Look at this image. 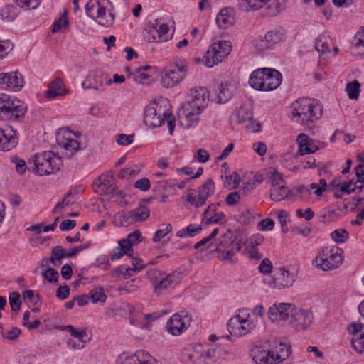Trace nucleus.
Instances as JSON below:
<instances>
[{"instance_id":"f257e3e1","label":"nucleus","mask_w":364,"mask_h":364,"mask_svg":"<svg viewBox=\"0 0 364 364\" xmlns=\"http://www.w3.org/2000/svg\"><path fill=\"white\" fill-rule=\"evenodd\" d=\"M190 97L178 113L181 125L186 129L194 127L198 124V116L208 105L209 92L205 87H196L191 90Z\"/></svg>"},{"instance_id":"680f3d73","label":"nucleus","mask_w":364,"mask_h":364,"mask_svg":"<svg viewBox=\"0 0 364 364\" xmlns=\"http://www.w3.org/2000/svg\"><path fill=\"white\" fill-rule=\"evenodd\" d=\"M115 271L119 274H122L124 275V279H127L137 271V267L135 265L134 267H127L126 265H122L117 267Z\"/></svg>"},{"instance_id":"f03ea898","label":"nucleus","mask_w":364,"mask_h":364,"mask_svg":"<svg viewBox=\"0 0 364 364\" xmlns=\"http://www.w3.org/2000/svg\"><path fill=\"white\" fill-rule=\"evenodd\" d=\"M291 119L306 128H311L314 122L323 114L321 102L315 99L301 97L295 100L291 106Z\"/></svg>"},{"instance_id":"412c9836","label":"nucleus","mask_w":364,"mask_h":364,"mask_svg":"<svg viewBox=\"0 0 364 364\" xmlns=\"http://www.w3.org/2000/svg\"><path fill=\"white\" fill-rule=\"evenodd\" d=\"M220 205V203L210 204L203 213L202 223L210 225L220 223L225 221L226 218L225 213L223 212H218Z\"/></svg>"},{"instance_id":"5fc2aeb1","label":"nucleus","mask_w":364,"mask_h":364,"mask_svg":"<svg viewBox=\"0 0 364 364\" xmlns=\"http://www.w3.org/2000/svg\"><path fill=\"white\" fill-rule=\"evenodd\" d=\"M161 226L162 228L158 230L154 235L153 241L154 242H159L172 230V226L170 223L163 224Z\"/></svg>"},{"instance_id":"0e129e2a","label":"nucleus","mask_w":364,"mask_h":364,"mask_svg":"<svg viewBox=\"0 0 364 364\" xmlns=\"http://www.w3.org/2000/svg\"><path fill=\"white\" fill-rule=\"evenodd\" d=\"M134 187L143 192L148 191L151 188L150 181L146 178L136 180L134 184Z\"/></svg>"},{"instance_id":"2f4dec72","label":"nucleus","mask_w":364,"mask_h":364,"mask_svg":"<svg viewBox=\"0 0 364 364\" xmlns=\"http://www.w3.org/2000/svg\"><path fill=\"white\" fill-rule=\"evenodd\" d=\"M65 329L68 331L73 338L79 341L77 343V348L79 349L83 348L85 344L90 340L85 328L77 329L71 325H68L65 327Z\"/></svg>"},{"instance_id":"338daca9","label":"nucleus","mask_w":364,"mask_h":364,"mask_svg":"<svg viewBox=\"0 0 364 364\" xmlns=\"http://www.w3.org/2000/svg\"><path fill=\"white\" fill-rule=\"evenodd\" d=\"M139 170L136 167H129L122 169L117 174V176L120 178H125L129 176H134L138 174Z\"/></svg>"},{"instance_id":"2eb2a0df","label":"nucleus","mask_w":364,"mask_h":364,"mask_svg":"<svg viewBox=\"0 0 364 364\" xmlns=\"http://www.w3.org/2000/svg\"><path fill=\"white\" fill-rule=\"evenodd\" d=\"M296 278V275L294 272L283 267L276 268L268 284L274 289L289 288L293 285Z\"/></svg>"},{"instance_id":"f8f14e48","label":"nucleus","mask_w":364,"mask_h":364,"mask_svg":"<svg viewBox=\"0 0 364 364\" xmlns=\"http://www.w3.org/2000/svg\"><path fill=\"white\" fill-rule=\"evenodd\" d=\"M270 197L274 201H281L289 197L291 191L286 186L282 174L274 170L270 176Z\"/></svg>"},{"instance_id":"20e7f679","label":"nucleus","mask_w":364,"mask_h":364,"mask_svg":"<svg viewBox=\"0 0 364 364\" xmlns=\"http://www.w3.org/2000/svg\"><path fill=\"white\" fill-rule=\"evenodd\" d=\"M282 79L281 73L275 69L258 68L251 73L249 84L257 90L268 92L277 89L280 85Z\"/></svg>"},{"instance_id":"09e8293b","label":"nucleus","mask_w":364,"mask_h":364,"mask_svg":"<svg viewBox=\"0 0 364 364\" xmlns=\"http://www.w3.org/2000/svg\"><path fill=\"white\" fill-rule=\"evenodd\" d=\"M131 252L130 250H127L126 245L122 244L121 240L119 241V247L113 249L110 254V259L112 260H116L120 259L124 255H128Z\"/></svg>"},{"instance_id":"4be33fe9","label":"nucleus","mask_w":364,"mask_h":364,"mask_svg":"<svg viewBox=\"0 0 364 364\" xmlns=\"http://www.w3.org/2000/svg\"><path fill=\"white\" fill-rule=\"evenodd\" d=\"M352 334L351 346L355 351L362 353L364 351V329L360 323H353L348 327Z\"/></svg>"},{"instance_id":"7ed1b4c3","label":"nucleus","mask_w":364,"mask_h":364,"mask_svg":"<svg viewBox=\"0 0 364 364\" xmlns=\"http://www.w3.org/2000/svg\"><path fill=\"white\" fill-rule=\"evenodd\" d=\"M165 120L167 121L169 134L172 135L175 128V117L170 110L168 100L161 99L152 102L145 108L144 122L146 126L151 128L159 127Z\"/></svg>"},{"instance_id":"f3484780","label":"nucleus","mask_w":364,"mask_h":364,"mask_svg":"<svg viewBox=\"0 0 364 364\" xmlns=\"http://www.w3.org/2000/svg\"><path fill=\"white\" fill-rule=\"evenodd\" d=\"M116 362L117 364H158L157 360L144 350H138L131 355L122 353Z\"/></svg>"},{"instance_id":"393cba45","label":"nucleus","mask_w":364,"mask_h":364,"mask_svg":"<svg viewBox=\"0 0 364 364\" xmlns=\"http://www.w3.org/2000/svg\"><path fill=\"white\" fill-rule=\"evenodd\" d=\"M251 357L255 364H274L273 351L267 350L261 346H255L251 350Z\"/></svg>"},{"instance_id":"8fccbe9b","label":"nucleus","mask_w":364,"mask_h":364,"mask_svg":"<svg viewBox=\"0 0 364 364\" xmlns=\"http://www.w3.org/2000/svg\"><path fill=\"white\" fill-rule=\"evenodd\" d=\"M360 83L357 80L346 85V92L350 99H357L360 94Z\"/></svg>"},{"instance_id":"864d4df0","label":"nucleus","mask_w":364,"mask_h":364,"mask_svg":"<svg viewBox=\"0 0 364 364\" xmlns=\"http://www.w3.org/2000/svg\"><path fill=\"white\" fill-rule=\"evenodd\" d=\"M90 298L92 302L95 304L97 302H105L106 300V295L103 291V289L100 287H96L93 289L90 292Z\"/></svg>"},{"instance_id":"f704fd0d","label":"nucleus","mask_w":364,"mask_h":364,"mask_svg":"<svg viewBox=\"0 0 364 364\" xmlns=\"http://www.w3.org/2000/svg\"><path fill=\"white\" fill-rule=\"evenodd\" d=\"M291 347L283 343H280L276 346L275 351H273V358L275 360L274 364H278L286 360L291 354Z\"/></svg>"},{"instance_id":"cd10ccee","label":"nucleus","mask_w":364,"mask_h":364,"mask_svg":"<svg viewBox=\"0 0 364 364\" xmlns=\"http://www.w3.org/2000/svg\"><path fill=\"white\" fill-rule=\"evenodd\" d=\"M296 141L299 144L298 154L301 156L314 153L318 149V146L314 143L313 139L306 134H300Z\"/></svg>"},{"instance_id":"6e6552de","label":"nucleus","mask_w":364,"mask_h":364,"mask_svg":"<svg viewBox=\"0 0 364 364\" xmlns=\"http://www.w3.org/2000/svg\"><path fill=\"white\" fill-rule=\"evenodd\" d=\"M188 64L185 58L176 59L170 68L161 73V83L164 87L170 88L180 84L186 77Z\"/></svg>"},{"instance_id":"3c124183","label":"nucleus","mask_w":364,"mask_h":364,"mask_svg":"<svg viewBox=\"0 0 364 364\" xmlns=\"http://www.w3.org/2000/svg\"><path fill=\"white\" fill-rule=\"evenodd\" d=\"M331 236L336 243L342 244L347 240L349 235L345 229H337L331 232Z\"/></svg>"},{"instance_id":"de8ad7c7","label":"nucleus","mask_w":364,"mask_h":364,"mask_svg":"<svg viewBox=\"0 0 364 364\" xmlns=\"http://www.w3.org/2000/svg\"><path fill=\"white\" fill-rule=\"evenodd\" d=\"M145 39L149 43H160L165 42L168 40L167 38L161 37L157 31V28L153 27L146 33Z\"/></svg>"},{"instance_id":"aec40b11","label":"nucleus","mask_w":364,"mask_h":364,"mask_svg":"<svg viewBox=\"0 0 364 364\" xmlns=\"http://www.w3.org/2000/svg\"><path fill=\"white\" fill-rule=\"evenodd\" d=\"M291 307V304L288 303H275L269 307L268 317L273 322L288 321Z\"/></svg>"},{"instance_id":"e433bc0d","label":"nucleus","mask_w":364,"mask_h":364,"mask_svg":"<svg viewBox=\"0 0 364 364\" xmlns=\"http://www.w3.org/2000/svg\"><path fill=\"white\" fill-rule=\"evenodd\" d=\"M203 230L201 225L190 224L186 228L179 230L176 232V236L181 238H186L188 237H194L199 234Z\"/></svg>"},{"instance_id":"4c0bfd02","label":"nucleus","mask_w":364,"mask_h":364,"mask_svg":"<svg viewBox=\"0 0 364 364\" xmlns=\"http://www.w3.org/2000/svg\"><path fill=\"white\" fill-rule=\"evenodd\" d=\"M64 257H65V250L60 245H57L52 249L50 262L53 266H59Z\"/></svg>"},{"instance_id":"b1692460","label":"nucleus","mask_w":364,"mask_h":364,"mask_svg":"<svg viewBox=\"0 0 364 364\" xmlns=\"http://www.w3.org/2000/svg\"><path fill=\"white\" fill-rule=\"evenodd\" d=\"M204 364H213L223 358L226 355L225 350L215 344L204 345Z\"/></svg>"},{"instance_id":"58836bf2","label":"nucleus","mask_w":364,"mask_h":364,"mask_svg":"<svg viewBox=\"0 0 364 364\" xmlns=\"http://www.w3.org/2000/svg\"><path fill=\"white\" fill-rule=\"evenodd\" d=\"M62 81L60 78L55 79L50 85L49 89L46 91L45 96L49 99H54L61 95Z\"/></svg>"},{"instance_id":"0eeeda50","label":"nucleus","mask_w":364,"mask_h":364,"mask_svg":"<svg viewBox=\"0 0 364 364\" xmlns=\"http://www.w3.org/2000/svg\"><path fill=\"white\" fill-rule=\"evenodd\" d=\"M344 260V252L338 246L324 247L318 251L315 259V266L323 271L338 268Z\"/></svg>"},{"instance_id":"69168bd1","label":"nucleus","mask_w":364,"mask_h":364,"mask_svg":"<svg viewBox=\"0 0 364 364\" xmlns=\"http://www.w3.org/2000/svg\"><path fill=\"white\" fill-rule=\"evenodd\" d=\"M11 161L16 166V170L19 174H23L26 171V164L23 159H20L18 156H14L11 159Z\"/></svg>"},{"instance_id":"72a5a7b5","label":"nucleus","mask_w":364,"mask_h":364,"mask_svg":"<svg viewBox=\"0 0 364 364\" xmlns=\"http://www.w3.org/2000/svg\"><path fill=\"white\" fill-rule=\"evenodd\" d=\"M19 14V8L11 4L5 5L0 11L1 19L6 22L14 21Z\"/></svg>"},{"instance_id":"79ce46f5","label":"nucleus","mask_w":364,"mask_h":364,"mask_svg":"<svg viewBox=\"0 0 364 364\" xmlns=\"http://www.w3.org/2000/svg\"><path fill=\"white\" fill-rule=\"evenodd\" d=\"M242 320L243 318H242L240 315H236L229 320L227 324V328L228 331L232 336H237L238 333H240V328H242L240 325Z\"/></svg>"},{"instance_id":"c03bdc74","label":"nucleus","mask_w":364,"mask_h":364,"mask_svg":"<svg viewBox=\"0 0 364 364\" xmlns=\"http://www.w3.org/2000/svg\"><path fill=\"white\" fill-rule=\"evenodd\" d=\"M266 41L272 45V46L282 41L284 32L282 28H276L269 31L265 36Z\"/></svg>"},{"instance_id":"e2e57ef3","label":"nucleus","mask_w":364,"mask_h":364,"mask_svg":"<svg viewBox=\"0 0 364 364\" xmlns=\"http://www.w3.org/2000/svg\"><path fill=\"white\" fill-rule=\"evenodd\" d=\"M16 4L21 8L34 9L39 5L40 0H16Z\"/></svg>"},{"instance_id":"ea45409f","label":"nucleus","mask_w":364,"mask_h":364,"mask_svg":"<svg viewBox=\"0 0 364 364\" xmlns=\"http://www.w3.org/2000/svg\"><path fill=\"white\" fill-rule=\"evenodd\" d=\"M140 282L139 278L133 279L119 287L118 291L120 294L134 292L139 289Z\"/></svg>"},{"instance_id":"473e14b6","label":"nucleus","mask_w":364,"mask_h":364,"mask_svg":"<svg viewBox=\"0 0 364 364\" xmlns=\"http://www.w3.org/2000/svg\"><path fill=\"white\" fill-rule=\"evenodd\" d=\"M97 186L102 189L104 194H112L114 193L115 186H114L113 176L110 174H104L98 178Z\"/></svg>"},{"instance_id":"bf43d9fd","label":"nucleus","mask_w":364,"mask_h":364,"mask_svg":"<svg viewBox=\"0 0 364 364\" xmlns=\"http://www.w3.org/2000/svg\"><path fill=\"white\" fill-rule=\"evenodd\" d=\"M242 327L240 328V333H238L237 336H244L249 332H250L252 330H253L255 328V324L253 321H251L250 319L244 318L242 321V323L240 325Z\"/></svg>"},{"instance_id":"9d476101","label":"nucleus","mask_w":364,"mask_h":364,"mask_svg":"<svg viewBox=\"0 0 364 364\" xmlns=\"http://www.w3.org/2000/svg\"><path fill=\"white\" fill-rule=\"evenodd\" d=\"M85 10L87 15L99 25L110 27L114 22V15L110 12L106 16V7L99 0H89L85 6Z\"/></svg>"},{"instance_id":"a878e982","label":"nucleus","mask_w":364,"mask_h":364,"mask_svg":"<svg viewBox=\"0 0 364 364\" xmlns=\"http://www.w3.org/2000/svg\"><path fill=\"white\" fill-rule=\"evenodd\" d=\"M231 120L238 124H245L249 127L250 124L253 122V114L248 106L241 105L231 117Z\"/></svg>"},{"instance_id":"c85d7f7f","label":"nucleus","mask_w":364,"mask_h":364,"mask_svg":"<svg viewBox=\"0 0 364 364\" xmlns=\"http://www.w3.org/2000/svg\"><path fill=\"white\" fill-rule=\"evenodd\" d=\"M150 215L149 208L145 205H140L136 208L125 213L123 215L124 220L128 223L146 220Z\"/></svg>"},{"instance_id":"1a4fd4ad","label":"nucleus","mask_w":364,"mask_h":364,"mask_svg":"<svg viewBox=\"0 0 364 364\" xmlns=\"http://www.w3.org/2000/svg\"><path fill=\"white\" fill-rule=\"evenodd\" d=\"M231 44L228 41H217L212 43L205 53V65L213 68L222 62L231 51Z\"/></svg>"},{"instance_id":"13d9d810","label":"nucleus","mask_w":364,"mask_h":364,"mask_svg":"<svg viewBox=\"0 0 364 364\" xmlns=\"http://www.w3.org/2000/svg\"><path fill=\"white\" fill-rule=\"evenodd\" d=\"M240 176L237 173H233L229 176L226 177L225 186L227 188L234 189L239 186L240 183Z\"/></svg>"},{"instance_id":"dca6fc26","label":"nucleus","mask_w":364,"mask_h":364,"mask_svg":"<svg viewBox=\"0 0 364 364\" xmlns=\"http://www.w3.org/2000/svg\"><path fill=\"white\" fill-rule=\"evenodd\" d=\"M191 317L187 313H176L168 321L166 328L173 336L182 334L190 326Z\"/></svg>"},{"instance_id":"4d7b16f0","label":"nucleus","mask_w":364,"mask_h":364,"mask_svg":"<svg viewBox=\"0 0 364 364\" xmlns=\"http://www.w3.org/2000/svg\"><path fill=\"white\" fill-rule=\"evenodd\" d=\"M316 50L321 54L330 52L329 46L325 40L324 37L319 36L315 42Z\"/></svg>"},{"instance_id":"9b49d317","label":"nucleus","mask_w":364,"mask_h":364,"mask_svg":"<svg viewBox=\"0 0 364 364\" xmlns=\"http://www.w3.org/2000/svg\"><path fill=\"white\" fill-rule=\"evenodd\" d=\"M152 286L154 292L159 294L164 290L173 288L179 282L178 275L175 274H166L161 271L154 269L148 273Z\"/></svg>"},{"instance_id":"052dcab7","label":"nucleus","mask_w":364,"mask_h":364,"mask_svg":"<svg viewBox=\"0 0 364 364\" xmlns=\"http://www.w3.org/2000/svg\"><path fill=\"white\" fill-rule=\"evenodd\" d=\"M20 294L17 292H13L9 296V304L11 309L14 311H17L21 308Z\"/></svg>"},{"instance_id":"a211bd4d","label":"nucleus","mask_w":364,"mask_h":364,"mask_svg":"<svg viewBox=\"0 0 364 364\" xmlns=\"http://www.w3.org/2000/svg\"><path fill=\"white\" fill-rule=\"evenodd\" d=\"M0 85L12 91H20L24 85V78L18 71L0 73Z\"/></svg>"},{"instance_id":"39448f33","label":"nucleus","mask_w":364,"mask_h":364,"mask_svg":"<svg viewBox=\"0 0 364 364\" xmlns=\"http://www.w3.org/2000/svg\"><path fill=\"white\" fill-rule=\"evenodd\" d=\"M33 171L39 176L56 173L63 166L62 158L52 151H45L34 155Z\"/></svg>"},{"instance_id":"37998d69","label":"nucleus","mask_w":364,"mask_h":364,"mask_svg":"<svg viewBox=\"0 0 364 364\" xmlns=\"http://www.w3.org/2000/svg\"><path fill=\"white\" fill-rule=\"evenodd\" d=\"M142 240V236L141 232L139 230H135L134 232L128 235L127 239L121 240L122 244L126 245L127 250H130L132 251V245H136L138 242H141Z\"/></svg>"},{"instance_id":"774afa93","label":"nucleus","mask_w":364,"mask_h":364,"mask_svg":"<svg viewBox=\"0 0 364 364\" xmlns=\"http://www.w3.org/2000/svg\"><path fill=\"white\" fill-rule=\"evenodd\" d=\"M355 46L357 48L360 49L364 54V27L361 31H358L355 35Z\"/></svg>"},{"instance_id":"423d86ee","label":"nucleus","mask_w":364,"mask_h":364,"mask_svg":"<svg viewBox=\"0 0 364 364\" xmlns=\"http://www.w3.org/2000/svg\"><path fill=\"white\" fill-rule=\"evenodd\" d=\"M27 112V106L20 100L0 93V119L18 121Z\"/></svg>"},{"instance_id":"7c9ffc66","label":"nucleus","mask_w":364,"mask_h":364,"mask_svg":"<svg viewBox=\"0 0 364 364\" xmlns=\"http://www.w3.org/2000/svg\"><path fill=\"white\" fill-rule=\"evenodd\" d=\"M215 250L218 252V258L220 260L227 262L232 264L237 263V259L235 257L236 251L233 247H231L229 250H225L223 242H221L218 245Z\"/></svg>"},{"instance_id":"6e6d98bb","label":"nucleus","mask_w":364,"mask_h":364,"mask_svg":"<svg viewBox=\"0 0 364 364\" xmlns=\"http://www.w3.org/2000/svg\"><path fill=\"white\" fill-rule=\"evenodd\" d=\"M68 23H69V21H68V20L67 18V16H66V12L65 11L61 15V16L53 23L52 31L53 33H57L61 28H67V26H68Z\"/></svg>"},{"instance_id":"c756f323","label":"nucleus","mask_w":364,"mask_h":364,"mask_svg":"<svg viewBox=\"0 0 364 364\" xmlns=\"http://www.w3.org/2000/svg\"><path fill=\"white\" fill-rule=\"evenodd\" d=\"M107 80L106 76L101 75H90L82 83L84 89H95L98 90H103L104 81Z\"/></svg>"},{"instance_id":"a19ab883","label":"nucleus","mask_w":364,"mask_h":364,"mask_svg":"<svg viewBox=\"0 0 364 364\" xmlns=\"http://www.w3.org/2000/svg\"><path fill=\"white\" fill-rule=\"evenodd\" d=\"M21 331L18 327H12L10 329H5L2 325L0 324V334L4 340L15 341L20 336Z\"/></svg>"},{"instance_id":"49530a36","label":"nucleus","mask_w":364,"mask_h":364,"mask_svg":"<svg viewBox=\"0 0 364 364\" xmlns=\"http://www.w3.org/2000/svg\"><path fill=\"white\" fill-rule=\"evenodd\" d=\"M152 67L150 65H144L136 68L134 80L139 82H142L143 80L149 79L151 76L150 73Z\"/></svg>"},{"instance_id":"603ef678","label":"nucleus","mask_w":364,"mask_h":364,"mask_svg":"<svg viewBox=\"0 0 364 364\" xmlns=\"http://www.w3.org/2000/svg\"><path fill=\"white\" fill-rule=\"evenodd\" d=\"M42 276L49 283H56L58 280L59 274L58 272L52 267H48L42 272Z\"/></svg>"},{"instance_id":"5701e85b","label":"nucleus","mask_w":364,"mask_h":364,"mask_svg":"<svg viewBox=\"0 0 364 364\" xmlns=\"http://www.w3.org/2000/svg\"><path fill=\"white\" fill-rule=\"evenodd\" d=\"M18 144L16 132L11 127L0 128V149L8 151L14 148Z\"/></svg>"},{"instance_id":"a18cd8bd","label":"nucleus","mask_w":364,"mask_h":364,"mask_svg":"<svg viewBox=\"0 0 364 364\" xmlns=\"http://www.w3.org/2000/svg\"><path fill=\"white\" fill-rule=\"evenodd\" d=\"M232 95V91L230 90L229 86L227 85L221 84L219 87V91L217 94L218 102H227L231 98Z\"/></svg>"},{"instance_id":"4468645a","label":"nucleus","mask_w":364,"mask_h":364,"mask_svg":"<svg viewBox=\"0 0 364 364\" xmlns=\"http://www.w3.org/2000/svg\"><path fill=\"white\" fill-rule=\"evenodd\" d=\"M214 191L215 183L211 178H209L198 188L197 194L191 193L187 195V201L196 208H200L206 203L208 198L213 194Z\"/></svg>"},{"instance_id":"6ab92c4d","label":"nucleus","mask_w":364,"mask_h":364,"mask_svg":"<svg viewBox=\"0 0 364 364\" xmlns=\"http://www.w3.org/2000/svg\"><path fill=\"white\" fill-rule=\"evenodd\" d=\"M71 132L69 130L65 131L57 136V141L60 146L64 149L68 157H72L77 151L80 150V143L70 136Z\"/></svg>"},{"instance_id":"c9c22d12","label":"nucleus","mask_w":364,"mask_h":364,"mask_svg":"<svg viewBox=\"0 0 364 364\" xmlns=\"http://www.w3.org/2000/svg\"><path fill=\"white\" fill-rule=\"evenodd\" d=\"M234 19L228 9H222L216 17V23L221 29H226L233 23Z\"/></svg>"},{"instance_id":"ddd939ff","label":"nucleus","mask_w":364,"mask_h":364,"mask_svg":"<svg viewBox=\"0 0 364 364\" xmlns=\"http://www.w3.org/2000/svg\"><path fill=\"white\" fill-rule=\"evenodd\" d=\"M313 315L308 310L292 306L288 319L289 323L296 330L302 331L312 323Z\"/></svg>"},{"instance_id":"bb28decb","label":"nucleus","mask_w":364,"mask_h":364,"mask_svg":"<svg viewBox=\"0 0 364 364\" xmlns=\"http://www.w3.org/2000/svg\"><path fill=\"white\" fill-rule=\"evenodd\" d=\"M204 345L195 344L191 349H186L183 352V358L194 364H204Z\"/></svg>"}]
</instances>
